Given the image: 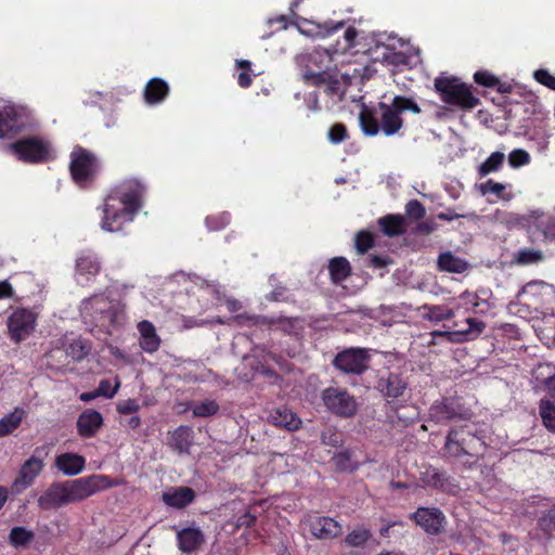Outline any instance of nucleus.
I'll return each mask as SVG.
<instances>
[{
    "mask_svg": "<svg viewBox=\"0 0 555 555\" xmlns=\"http://www.w3.org/2000/svg\"><path fill=\"white\" fill-rule=\"evenodd\" d=\"M375 388L388 403H397L404 397L408 383L402 374L388 371L378 376Z\"/></svg>",
    "mask_w": 555,
    "mask_h": 555,
    "instance_id": "nucleus-14",
    "label": "nucleus"
},
{
    "mask_svg": "<svg viewBox=\"0 0 555 555\" xmlns=\"http://www.w3.org/2000/svg\"><path fill=\"white\" fill-rule=\"evenodd\" d=\"M193 430L189 426L181 425L169 437V446L179 453H188L192 446Z\"/></svg>",
    "mask_w": 555,
    "mask_h": 555,
    "instance_id": "nucleus-30",
    "label": "nucleus"
},
{
    "mask_svg": "<svg viewBox=\"0 0 555 555\" xmlns=\"http://www.w3.org/2000/svg\"><path fill=\"white\" fill-rule=\"evenodd\" d=\"M37 315L29 309L17 308L8 319V328L15 343L26 339L35 330Z\"/></svg>",
    "mask_w": 555,
    "mask_h": 555,
    "instance_id": "nucleus-15",
    "label": "nucleus"
},
{
    "mask_svg": "<svg viewBox=\"0 0 555 555\" xmlns=\"http://www.w3.org/2000/svg\"><path fill=\"white\" fill-rule=\"evenodd\" d=\"M101 171L98 156L77 145L70 153L69 172L73 181L81 189L90 188Z\"/></svg>",
    "mask_w": 555,
    "mask_h": 555,
    "instance_id": "nucleus-7",
    "label": "nucleus"
},
{
    "mask_svg": "<svg viewBox=\"0 0 555 555\" xmlns=\"http://www.w3.org/2000/svg\"><path fill=\"white\" fill-rule=\"evenodd\" d=\"M205 542V535L199 528L188 527L177 532V544L182 553L191 554Z\"/></svg>",
    "mask_w": 555,
    "mask_h": 555,
    "instance_id": "nucleus-22",
    "label": "nucleus"
},
{
    "mask_svg": "<svg viewBox=\"0 0 555 555\" xmlns=\"http://www.w3.org/2000/svg\"><path fill=\"white\" fill-rule=\"evenodd\" d=\"M544 259L541 250L533 248H521L514 256V262L519 266L538 263Z\"/></svg>",
    "mask_w": 555,
    "mask_h": 555,
    "instance_id": "nucleus-43",
    "label": "nucleus"
},
{
    "mask_svg": "<svg viewBox=\"0 0 555 555\" xmlns=\"http://www.w3.org/2000/svg\"><path fill=\"white\" fill-rule=\"evenodd\" d=\"M25 411L22 408H15L13 412L4 415L0 420V437L12 434L22 423Z\"/></svg>",
    "mask_w": 555,
    "mask_h": 555,
    "instance_id": "nucleus-34",
    "label": "nucleus"
},
{
    "mask_svg": "<svg viewBox=\"0 0 555 555\" xmlns=\"http://www.w3.org/2000/svg\"><path fill=\"white\" fill-rule=\"evenodd\" d=\"M552 288V285L542 280H533L525 284L519 295H527L539 300L543 295Z\"/></svg>",
    "mask_w": 555,
    "mask_h": 555,
    "instance_id": "nucleus-42",
    "label": "nucleus"
},
{
    "mask_svg": "<svg viewBox=\"0 0 555 555\" xmlns=\"http://www.w3.org/2000/svg\"><path fill=\"white\" fill-rule=\"evenodd\" d=\"M467 328L452 332H444L451 343H462L477 339L486 330V323L476 318L466 319Z\"/></svg>",
    "mask_w": 555,
    "mask_h": 555,
    "instance_id": "nucleus-24",
    "label": "nucleus"
},
{
    "mask_svg": "<svg viewBox=\"0 0 555 555\" xmlns=\"http://www.w3.org/2000/svg\"><path fill=\"white\" fill-rule=\"evenodd\" d=\"M299 63L304 66L302 80L306 85L314 86L324 81V77L336 69L333 54L323 48H315L309 53L299 57Z\"/></svg>",
    "mask_w": 555,
    "mask_h": 555,
    "instance_id": "nucleus-8",
    "label": "nucleus"
},
{
    "mask_svg": "<svg viewBox=\"0 0 555 555\" xmlns=\"http://www.w3.org/2000/svg\"><path fill=\"white\" fill-rule=\"evenodd\" d=\"M420 480L426 487L440 490L446 493H455L459 486L446 470L428 465L420 473Z\"/></svg>",
    "mask_w": 555,
    "mask_h": 555,
    "instance_id": "nucleus-17",
    "label": "nucleus"
},
{
    "mask_svg": "<svg viewBox=\"0 0 555 555\" xmlns=\"http://www.w3.org/2000/svg\"><path fill=\"white\" fill-rule=\"evenodd\" d=\"M390 260L388 257L379 255H370L367 257V266L376 269H380L389 264Z\"/></svg>",
    "mask_w": 555,
    "mask_h": 555,
    "instance_id": "nucleus-59",
    "label": "nucleus"
},
{
    "mask_svg": "<svg viewBox=\"0 0 555 555\" xmlns=\"http://www.w3.org/2000/svg\"><path fill=\"white\" fill-rule=\"evenodd\" d=\"M375 245V235L367 231L361 230L356 234L354 246L357 253L363 255L367 253Z\"/></svg>",
    "mask_w": 555,
    "mask_h": 555,
    "instance_id": "nucleus-46",
    "label": "nucleus"
},
{
    "mask_svg": "<svg viewBox=\"0 0 555 555\" xmlns=\"http://www.w3.org/2000/svg\"><path fill=\"white\" fill-rule=\"evenodd\" d=\"M460 300L467 312L473 313H485L489 310L490 305L487 300L480 299L475 293H463L460 296Z\"/></svg>",
    "mask_w": 555,
    "mask_h": 555,
    "instance_id": "nucleus-35",
    "label": "nucleus"
},
{
    "mask_svg": "<svg viewBox=\"0 0 555 555\" xmlns=\"http://www.w3.org/2000/svg\"><path fill=\"white\" fill-rule=\"evenodd\" d=\"M119 388H120V380L116 376L115 385H112L109 379H102V380H100L99 386L95 390H96V395H99V397H105V398L111 399L117 393Z\"/></svg>",
    "mask_w": 555,
    "mask_h": 555,
    "instance_id": "nucleus-51",
    "label": "nucleus"
},
{
    "mask_svg": "<svg viewBox=\"0 0 555 555\" xmlns=\"http://www.w3.org/2000/svg\"><path fill=\"white\" fill-rule=\"evenodd\" d=\"M306 524L317 539L331 540L339 537L343 532L341 525L327 516L309 515L306 518Z\"/></svg>",
    "mask_w": 555,
    "mask_h": 555,
    "instance_id": "nucleus-18",
    "label": "nucleus"
},
{
    "mask_svg": "<svg viewBox=\"0 0 555 555\" xmlns=\"http://www.w3.org/2000/svg\"><path fill=\"white\" fill-rule=\"evenodd\" d=\"M438 266L442 271L453 273H462L466 270V262L451 253L441 254L438 258Z\"/></svg>",
    "mask_w": 555,
    "mask_h": 555,
    "instance_id": "nucleus-39",
    "label": "nucleus"
},
{
    "mask_svg": "<svg viewBox=\"0 0 555 555\" xmlns=\"http://www.w3.org/2000/svg\"><path fill=\"white\" fill-rule=\"evenodd\" d=\"M55 467L66 476H76L86 467V459L72 452H65L56 455L54 461Z\"/></svg>",
    "mask_w": 555,
    "mask_h": 555,
    "instance_id": "nucleus-23",
    "label": "nucleus"
},
{
    "mask_svg": "<svg viewBox=\"0 0 555 555\" xmlns=\"http://www.w3.org/2000/svg\"><path fill=\"white\" fill-rule=\"evenodd\" d=\"M539 413L544 427L555 434V403L550 399H541L539 402Z\"/></svg>",
    "mask_w": 555,
    "mask_h": 555,
    "instance_id": "nucleus-38",
    "label": "nucleus"
},
{
    "mask_svg": "<svg viewBox=\"0 0 555 555\" xmlns=\"http://www.w3.org/2000/svg\"><path fill=\"white\" fill-rule=\"evenodd\" d=\"M230 220L231 216L229 212H221L206 217L205 222L209 230L219 231L225 228L230 223Z\"/></svg>",
    "mask_w": 555,
    "mask_h": 555,
    "instance_id": "nucleus-53",
    "label": "nucleus"
},
{
    "mask_svg": "<svg viewBox=\"0 0 555 555\" xmlns=\"http://www.w3.org/2000/svg\"><path fill=\"white\" fill-rule=\"evenodd\" d=\"M17 115L13 112H0V138L11 137L20 131Z\"/></svg>",
    "mask_w": 555,
    "mask_h": 555,
    "instance_id": "nucleus-36",
    "label": "nucleus"
},
{
    "mask_svg": "<svg viewBox=\"0 0 555 555\" xmlns=\"http://www.w3.org/2000/svg\"><path fill=\"white\" fill-rule=\"evenodd\" d=\"M138 331L141 335L140 347L149 353L158 350L160 346V338L156 333L154 324L147 320L141 321L138 324Z\"/></svg>",
    "mask_w": 555,
    "mask_h": 555,
    "instance_id": "nucleus-28",
    "label": "nucleus"
},
{
    "mask_svg": "<svg viewBox=\"0 0 555 555\" xmlns=\"http://www.w3.org/2000/svg\"><path fill=\"white\" fill-rule=\"evenodd\" d=\"M219 404L215 400H204L195 403L192 408V413L195 417H209L219 412Z\"/></svg>",
    "mask_w": 555,
    "mask_h": 555,
    "instance_id": "nucleus-47",
    "label": "nucleus"
},
{
    "mask_svg": "<svg viewBox=\"0 0 555 555\" xmlns=\"http://www.w3.org/2000/svg\"><path fill=\"white\" fill-rule=\"evenodd\" d=\"M474 81L482 87L495 89L500 93H511L512 86L501 82L498 77L488 70H478L474 74Z\"/></svg>",
    "mask_w": 555,
    "mask_h": 555,
    "instance_id": "nucleus-33",
    "label": "nucleus"
},
{
    "mask_svg": "<svg viewBox=\"0 0 555 555\" xmlns=\"http://www.w3.org/2000/svg\"><path fill=\"white\" fill-rule=\"evenodd\" d=\"M146 184L128 178L115 185L102 205L101 228L107 232H120L130 224L144 205Z\"/></svg>",
    "mask_w": 555,
    "mask_h": 555,
    "instance_id": "nucleus-1",
    "label": "nucleus"
},
{
    "mask_svg": "<svg viewBox=\"0 0 555 555\" xmlns=\"http://www.w3.org/2000/svg\"><path fill=\"white\" fill-rule=\"evenodd\" d=\"M117 412L122 415L135 413L140 410V404L137 399H127L117 404Z\"/></svg>",
    "mask_w": 555,
    "mask_h": 555,
    "instance_id": "nucleus-58",
    "label": "nucleus"
},
{
    "mask_svg": "<svg viewBox=\"0 0 555 555\" xmlns=\"http://www.w3.org/2000/svg\"><path fill=\"white\" fill-rule=\"evenodd\" d=\"M103 425L102 414L93 409L85 410L77 418V433L81 438L94 437Z\"/></svg>",
    "mask_w": 555,
    "mask_h": 555,
    "instance_id": "nucleus-21",
    "label": "nucleus"
},
{
    "mask_svg": "<svg viewBox=\"0 0 555 555\" xmlns=\"http://www.w3.org/2000/svg\"><path fill=\"white\" fill-rule=\"evenodd\" d=\"M236 66L242 69L237 76V83L241 88H248L253 83L251 63L247 60H236Z\"/></svg>",
    "mask_w": 555,
    "mask_h": 555,
    "instance_id": "nucleus-50",
    "label": "nucleus"
},
{
    "mask_svg": "<svg viewBox=\"0 0 555 555\" xmlns=\"http://www.w3.org/2000/svg\"><path fill=\"white\" fill-rule=\"evenodd\" d=\"M43 466V461L41 459L31 455L21 466L18 474L12 483V490L15 493H21L30 487L42 472Z\"/></svg>",
    "mask_w": 555,
    "mask_h": 555,
    "instance_id": "nucleus-19",
    "label": "nucleus"
},
{
    "mask_svg": "<svg viewBox=\"0 0 555 555\" xmlns=\"http://www.w3.org/2000/svg\"><path fill=\"white\" fill-rule=\"evenodd\" d=\"M11 151L17 158L25 163H43L48 159V145L37 137L20 139L10 145Z\"/></svg>",
    "mask_w": 555,
    "mask_h": 555,
    "instance_id": "nucleus-13",
    "label": "nucleus"
},
{
    "mask_svg": "<svg viewBox=\"0 0 555 555\" xmlns=\"http://www.w3.org/2000/svg\"><path fill=\"white\" fill-rule=\"evenodd\" d=\"M531 243H545L555 240V216L541 210H532L519 219Z\"/></svg>",
    "mask_w": 555,
    "mask_h": 555,
    "instance_id": "nucleus-10",
    "label": "nucleus"
},
{
    "mask_svg": "<svg viewBox=\"0 0 555 555\" xmlns=\"http://www.w3.org/2000/svg\"><path fill=\"white\" fill-rule=\"evenodd\" d=\"M100 262L93 254H81L76 260V281L87 286L100 272Z\"/></svg>",
    "mask_w": 555,
    "mask_h": 555,
    "instance_id": "nucleus-20",
    "label": "nucleus"
},
{
    "mask_svg": "<svg viewBox=\"0 0 555 555\" xmlns=\"http://www.w3.org/2000/svg\"><path fill=\"white\" fill-rule=\"evenodd\" d=\"M14 296V289L9 281H0V299L12 298Z\"/></svg>",
    "mask_w": 555,
    "mask_h": 555,
    "instance_id": "nucleus-60",
    "label": "nucleus"
},
{
    "mask_svg": "<svg viewBox=\"0 0 555 555\" xmlns=\"http://www.w3.org/2000/svg\"><path fill=\"white\" fill-rule=\"evenodd\" d=\"M168 83L158 77L150 79L143 90L144 101L149 105H156L162 103L168 96Z\"/></svg>",
    "mask_w": 555,
    "mask_h": 555,
    "instance_id": "nucleus-25",
    "label": "nucleus"
},
{
    "mask_svg": "<svg viewBox=\"0 0 555 555\" xmlns=\"http://www.w3.org/2000/svg\"><path fill=\"white\" fill-rule=\"evenodd\" d=\"M434 88L443 103L456 106L462 111H470L480 103L479 98L472 92V87L455 76L435 78Z\"/></svg>",
    "mask_w": 555,
    "mask_h": 555,
    "instance_id": "nucleus-6",
    "label": "nucleus"
},
{
    "mask_svg": "<svg viewBox=\"0 0 555 555\" xmlns=\"http://www.w3.org/2000/svg\"><path fill=\"white\" fill-rule=\"evenodd\" d=\"M320 398L326 411L337 417L351 418L358 413V401L345 387H326L321 391Z\"/></svg>",
    "mask_w": 555,
    "mask_h": 555,
    "instance_id": "nucleus-9",
    "label": "nucleus"
},
{
    "mask_svg": "<svg viewBox=\"0 0 555 555\" xmlns=\"http://www.w3.org/2000/svg\"><path fill=\"white\" fill-rule=\"evenodd\" d=\"M545 388L550 397L555 399V374L545 379Z\"/></svg>",
    "mask_w": 555,
    "mask_h": 555,
    "instance_id": "nucleus-64",
    "label": "nucleus"
},
{
    "mask_svg": "<svg viewBox=\"0 0 555 555\" xmlns=\"http://www.w3.org/2000/svg\"><path fill=\"white\" fill-rule=\"evenodd\" d=\"M358 36V33H357V29L354 27H348L346 30H345V39L347 41V47L348 48H351L354 46V40Z\"/></svg>",
    "mask_w": 555,
    "mask_h": 555,
    "instance_id": "nucleus-63",
    "label": "nucleus"
},
{
    "mask_svg": "<svg viewBox=\"0 0 555 555\" xmlns=\"http://www.w3.org/2000/svg\"><path fill=\"white\" fill-rule=\"evenodd\" d=\"M411 517L429 535L440 534L446 525V516L438 507H418Z\"/></svg>",
    "mask_w": 555,
    "mask_h": 555,
    "instance_id": "nucleus-16",
    "label": "nucleus"
},
{
    "mask_svg": "<svg viewBox=\"0 0 555 555\" xmlns=\"http://www.w3.org/2000/svg\"><path fill=\"white\" fill-rule=\"evenodd\" d=\"M328 273L334 284H339L352 274V268L347 258L338 256L328 261Z\"/></svg>",
    "mask_w": 555,
    "mask_h": 555,
    "instance_id": "nucleus-31",
    "label": "nucleus"
},
{
    "mask_svg": "<svg viewBox=\"0 0 555 555\" xmlns=\"http://www.w3.org/2000/svg\"><path fill=\"white\" fill-rule=\"evenodd\" d=\"M34 538L35 534L31 530L20 526L13 527L9 533V542L14 547L27 546Z\"/></svg>",
    "mask_w": 555,
    "mask_h": 555,
    "instance_id": "nucleus-40",
    "label": "nucleus"
},
{
    "mask_svg": "<svg viewBox=\"0 0 555 555\" xmlns=\"http://www.w3.org/2000/svg\"><path fill=\"white\" fill-rule=\"evenodd\" d=\"M429 416L436 423H447L456 420H468L472 412L459 399L448 397L431 404Z\"/></svg>",
    "mask_w": 555,
    "mask_h": 555,
    "instance_id": "nucleus-12",
    "label": "nucleus"
},
{
    "mask_svg": "<svg viewBox=\"0 0 555 555\" xmlns=\"http://www.w3.org/2000/svg\"><path fill=\"white\" fill-rule=\"evenodd\" d=\"M377 111L367 106H363L359 114L360 126L364 134L369 137L376 135L379 131L387 137L397 134L403 127V116L405 114L418 115L422 107L414 96L397 94L389 103L379 102Z\"/></svg>",
    "mask_w": 555,
    "mask_h": 555,
    "instance_id": "nucleus-3",
    "label": "nucleus"
},
{
    "mask_svg": "<svg viewBox=\"0 0 555 555\" xmlns=\"http://www.w3.org/2000/svg\"><path fill=\"white\" fill-rule=\"evenodd\" d=\"M81 318L92 333L112 335L125 322L124 306L103 295L83 299L80 306Z\"/></svg>",
    "mask_w": 555,
    "mask_h": 555,
    "instance_id": "nucleus-5",
    "label": "nucleus"
},
{
    "mask_svg": "<svg viewBox=\"0 0 555 555\" xmlns=\"http://www.w3.org/2000/svg\"><path fill=\"white\" fill-rule=\"evenodd\" d=\"M533 77L539 83L555 91V76H553L547 69L541 68L535 70Z\"/></svg>",
    "mask_w": 555,
    "mask_h": 555,
    "instance_id": "nucleus-57",
    "label": "nucleus"
},
{
    "mask_svg": "<svg viewBox=\"0 0 555 555\" xmlns=\"http://www.w3.org/2000/svg\"><path fill=\"white\" fill-rule=\"evenodd\" d=\"M313 87L324 88L326 94L333 96L340 92V82L337 78V68L324 77V81L314 85Z\"/></svg>",
    "mask_w": 555,
    "mask_h": 555,
    "instance_id": "nucleus-49",
    "label": "nucleus"
},
{
    "mask_svg": "<svg viewBox=\"0 0 555 555\" xmlns=\"http://www.w3.org/2000/svg\"><path fill=\"white\" fill-rule=\"evenodd\" d=\"M255 522H256V517L249 513H246L238 518L237 526L249 528V527H253L255 525Z\"/></svg>",
    "mask_w": 555,
    "mask_h": 555,
    "instance_id": "nucleus-61",
    "label": "nucleus"
},
{
    "mask_svg": "<svg viewBox=\"0 0 555 555\" xmlns=\"http://www.w3.org/2000/svg\"><path fill=\"white\" fill-rule=\"evenodd\" d=\"M505 159V155L502 152H493L490 156L478 167V173L480 177H486L492 172L498 171Z\"/></svg>",
    "mask_w": 555,
    "mask_h": 555,
    "instance_id": "nucleus-41",
    "label": "nucleus"
},
{
    "mask_svg": "<svg viewBox=\"0 0 555 555\" xmlns=\"http://www.w3.org/2000/svg\"><path fill=\"white\" fill-rule=\"evenodd\" d=\"M434 230L435 225L428 221L420 222L415 228V232L422 234H430L431 232H434Z\"/></svg>",
    "mask_w": 555,
    "mask_h": 555,
    "instance_id": "nucleus-62",
    "label": "nucleus"
},
{
    "mask_svg": "<svg viewBox=\"0 0 555 555\" xmlns=\"http://www.w3.org/2000/svg\"><path fill=\"white\" fill-rule=\"evenodd\" d=\"M537 527L543 532L545 538H551L553 532H555V505L541 514L538 518Z\"/></svg>",
    "mask_w": 555,
    "mask_h": 555,
    "instance_id": "nucleus-44",
    "label": "nucleus"
},
{
    "mask_svg": "<svg viewBox=\"0 0 555 555\" xmlns=\"http://www.w3.org/2000/svg\"><path fill=\"white\" fill-rule=\"evenodd\" d=\"M478 189L482 195H486L488 193H493L498 197H502L503 192L505 190V185L502 183L495 182L492 179H489L488 181L480 183L478 185Z\"/></svg>",
    "mask_w": 555,
    "mask_h": 555,
    "instance_id": "nucleus-56",
    "label": "nucleus"
},
{
    "mask_svg": "<svg viewBox=\"0 0 555 555\" xmlns=\"http://www.w3.org/2000/svg\"><path fill=\"white\" fill-rule=\"evenodd\" d=\"M121 480L107 475H91L73 480L53 481L38 498L42 511L59 509L62 506L81 502L93 494L118 487Z\"/></svg>",
    "mask_w": 555,
    "mask_h": 555,
    "instance_id": "nucleus-2",
    "label": "nucleus"
},
{
    "mask_svg": "<svg viewBox=\"0 0 555 555\" xmlns=\"http://www.w3.org/2000/svg\"><path fill=\"white\" fill-rule=\"evenodd\" d=\"M333 463L337 472H349L353 473L357 469V465L352 464L351 461V452L349 450H344L336 453L333 456Z\"/></svg>",
    "mask_w": 555,
    "mask_h": 555,
    "instance_id": "nucleus-48",
    "label": "nucleus"
},
{
    "mask_svg": "<svg viewBox=\"0 0 555 555\" xmlns=\"http://www.w3.org/2000/svg\"><path fill=\"white\" fill-rule=\"evenodd\" d=\"M194 500L195 491L190 487H177L163 493L164 503L176 508H184Z\"/></svg>",
    "mask_w": 555,
    "mask_h": 555,
    "instance_id": "nucleus-27",
    "label": "nucleus"
},
{
    "mask_svg": "<svg viewBox=\"0 0 555 555\" xmlns=\"http://www.w3.org/2000/svg\"><path fill=\"white\" fill-rule=\"evenodd\" d=\"M268 422L275 427L287 430H296L301 424V420L287 408H278L270 412Z\"/></svg>",
    "mask_w": 555,
    "mask_h": 555,
    "instance_id": "nucleus-26",
    "label": "nucleus"
},
{
    "mask_svg": "<svg viewBox=\"0 0 555 555\" xmlns=\"http://www.w3.org/2000/svg\"><path fill=\"white\" fill-rule=\"evenodd\" d=\"M372 356L370 350L350 347L339 351L333 359V366L347 375L361 376L370 367Z\"/></svg>",
    "mask_w": 555,
    "mask_h": 555,
    "instance_id": "nucleus-11",
    "label": "nucleus"
},
{
    "mask_svg": "<svg viewBox=\"0 0 555 555\" xmlns=\"http://www.w3.org/2000/svg\"><path fill=\"white\" fill-rule=\"evenodd\" d=\"M405 215L412 220H422L426 215L425 206L417 199H411L405 205Z\"/></svg>",
    "mask_w": 555,
    "mask_h": 555,
    "instance_id": "nucleus-54",
    "label": "nucleus"
},
{
    "mask_svg": "<svg viewBox=\"0 0 555 555\" xmlns=\"http://www.w3.org/2000/svg\"><path fill=\"white\" fill-rule=\"evenodd\" d=\"M327 137L333 144H339L348 139L347 127L341 122L334 124L328 129Z\"/></svg>",
    "mask_w": 555,
    "mask_h": 555,
    "instance_id": "nucleus-55",
    "label": "nucleus"
},
{
    "mask_svg": "<svg viewBox=\"0 0 555 555\" xmlns=\"http://www.w3.org/2000/svg\"><path fill=\"white\" fill-rule=\"evenodd\" d=\"M530 160V154L524 149H515L508 154V164L512 168L526 166Z\"/></svg>",
    "mask_w": 555,
    "mask_h": 555,
    "instance_id": "nucleus-52",
    "label": "nucleus"
},
{
    "mask_svg": "<svg viewBox=\"0 0 555 555\" xmlns=\"http://www.w3.org/2000/svg\"><path fill=\"white\" fill-rule=\"evenodd\" d=\"M488 450L486 437L474 424L453 426L449 429L441 448L442 456L473 469Z\"/></svg>",
    "mask_w": 555,
    "mask_h": 555,
    "instance_id": "nucleus-4",
    "label": "nucleus"
},
{
    "mask_svg": "<svg viewBox=\"0 0 555 555\" xmlns=\"http://www.w3.org/2000/svg\"><path fill=\"white\" fill-rule=\"evenodd\" d=\"M371 537L372 533L369 529L364 527H358L346 535L345 543L351 547H362Z\"/></svg>",
    "mask_w": 555,
    "mask_h": 555,
    "instance_id": "nucleus-45",
    "label": "nucleus"
},
{
    "mask_svg": "<svg viewBox=\"0 0 555 555\" xmlns=\"http://www.w3.org/2000/svg\"><path fill=\"white\" fill-rule=\"evenodd\" d=\"M378 224L382 232L389 237L405 233V220L401 215H387L382 217L378 219Z\"/></svg>",
    "mask_w": 555,
    "mask_h": 555,
    "instance_id": "nucleus-32",
    "label": "nucleus"
},
{
    "mask_svg": "<svg viewBox=\"0 0 555 555\" xmlns=\"http://www.w3.org/2000/svg\"><path fill=\"white\" fill-rule=\"evenodd\" d=\"M422 311V317L433 323L451 320L455 317V311L446 305H429L424 304L418 308Z\"/></svg>",
    "mask_w": 555,
    "mask_h": 555,
    "instance_id": "nucleus-29",
    "label": "nucleus"
},
{
    "mask_svg": "<svg viewBox=\"0 0 555 555\" xmlns=\"http://www.w3.org/2000/svg\"><path fill=\"white\" fill-rule=\"evenodd\" d=\"M91 351V345L88 340L77 338L65 346V353L74 361L83 360Z\"/></svg>",
    "mask_w": 555,
    "mask_h": 555,
    "instance_id": "nucleus-37",
    "label": "nucleus"
}]
</instances>
